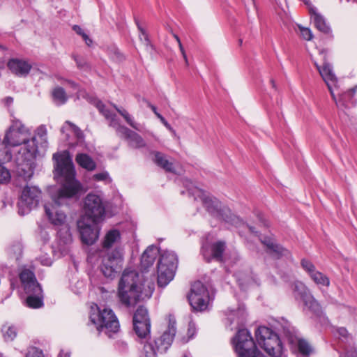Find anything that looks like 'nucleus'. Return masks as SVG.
Returning <instances> with one entry per match:
<instances>
[{
    "mask_svg": "<svg viewBox=\"0 0 357 357\" xmlns=\"http://www.w3.org/2000/svg\"><path fill=\"white\" fill-rule=\"evenodd\" d=\"M55 176L63 178L62 185L52 195L53 203L45 205V211L50 222L56 228L67 222V215L59 207L66 204L68 199L75 197L81 190L82 185L75 178V167L67 151L55 153Z\"/></svg>",
    "mask_w": 357,
    "mask_h": 357,
    "instance_id": "nucleus-1",
    "label": "nucleus"
},
{
    "mask_svg": "<svg viewBox=\"0 0 357 357\" xmlns=\"http://www.w3.org/2000/svg\"><path fill=\"white\" fill-rule=\"evenodd\" d=\"M144 285L139 282L138 272L126 269L119 283L118 297L120 302L126 307H132L140 300L150 298L153 291V284L148 285V292H144Z\"/></svg>",
    "mask_w": 357,
    "mask_h": 357,
    "instance_id": "nucleus-2",
    "label": "nucleus"
},
{
    "mask_svg": "<svg viewBox=\"0 0 357 357\" xmlns=\"http://www.w3.org/2000/svg\"><path fill=\"white\" fill-rule=\"evenodd\" d=\"M89 102L94 105L99 112L109 121V126L115 129L117 135L128 141L129 146L133 149L144 148L146 143L137 132L120 123L116 115L105 107L103 102L94 97H88Z\"/></svg>",
    "mask_w": 357,
    "mask_h": 357,
    "instance_id": "nucleus-3",
    "label": "nucleus"
},
{
    "mask_svg": "<svg viewBox=\"0 0 357 357\" xmlns=\"http://www.w3.org/2000/svg\"><path fill=\"white\" fill-rule=\"evenodd\" d=\"M91 321L96 326L97 331L104 333L109 337L119 330V322L113 310L110 308H98V312L90 315Z\"/></svg>",
    "mask_w": 357,
    "mask_h": 357,
    "instance_id": "nucleus-4",
    "label": "nucleus"
},
{
    "mask_svg": "<svg viewBox=\"0 0 357 357\" xmlns=\"http://www.w3.org/2000/svg\"><path fill=\"white\" fill-rule=\"evenodd\" d=\"M256 339L259 346L273 357H281L283 346L278 335L271 328L259 326L255 333Z\"/></svg>",
    "mask_w": 357,
    "mask_h": 357,
    "instance_id": "nucleus-5",
    "label": "nucleus"
},
{
    "mask_svg": "<svg viewBox=\"0 0 357 357\" xmlns=\"http://www.w3.org/2000/svg\"><path fill=\"white\" fill-rule=\"evenodd\" d=\"M177 266L178 257L174 252L167 250L160 254L157 266L159 287H165L173 280Z\"/></svg>",
    "mask_w": 357,
    "mask_h": 357,
    "instance_id": "nucleus-6",
    "label": "nucleus"
},
{
    "mask_svg": "<svg viewBox=\"0 0 357 357\" xmlns=\"http://www.w3.org/2000/svg\"><path fill=\"white\" fill-rule=\"evenodd\" d=\"M176 322L169 321L167 329L158 339L149 342L144 346L146 357H156L157 354H163L171 346L176 335Z\"/></svg>",
    "mask_w": 357,
    "mask_h": 357,
    "instance_id": "nucleus-7",
    "label": "nucleus"
},
{
    "mask_svg": "<svg viewBox=\"0 0 357 357\" xmlns=\"http://www.w3.org/2000/svg\"><path fill=\"white\" fill-rule=\"evenodd\" d=\"M198 197H200L204 206L207 211L218 220L226 222H232L235 219L234 215L231 210L222 204V203L215 197L206 196L203 191L197 190Z\"/></svg>",
    "mask_w": 357,
    "mask_h": 357,
    "instance_id": "nucleus-8",
    "label": "nucleus"
},
{
    "mask_svg": "<svg viewBox=\"0 0 357 357\" xmlns=\"http://www.w3.org/2000/svg\"><path fill=\"white\" fill-rule=\"evenodd\" d=\"M123 250L116 248L102 256L100 271L105 277L113 279L123 266Z\"/></svg>",
    "mask_w": 357,
    "mask_h": 357,
    "instance_id": "nucleus-9",
    "label": "nucleus"
},
{
    "mask_svg": "<svg viewBox=\"0 0 357 357\" xmlns=\"http://www.w3.org/2000/svg\"><path fill=\"white\" fill-rule=\"evenodd\" d=\"M29 129L20 120L13 117L11 124L6 130L3 142L6 146H17L26 142L30 137Z\"/></svg>",
    "mask_w": 357,
    "mask_h": 357,
    "instance_id": "nucleus-10",
    "label": "nucleus"
},
{
    "mask_svg": "<svg viewBox=\"0 0 357 357\" xmlns=\"http://www.w3.org/2000/svg\"><path fill=\"white\" fill-rule=\"evenodd\" d=\"M231 344L238 357L248 356L258 349L251 333L245 328L238 330L231 339Z\"/></svg>",
    "mask_w": 357,
    "mask_h": 357,
    "instance_id": "nucleus-11",
    "label": "nucleus"
},
{
    "mask_svg": "<svg viewBox=\"0 0 357 357\" xmlns=\"http://www.w3.org/2000/svg\"><path fill=\"white\" fill-rule=\"evenodd\" d=\"M292 291L295 299L301 300L304 305L313 314L319 317L322 314L321 306L303 282H295L292 284Z\"/></svg>",
    "mask_w": 357,
    "mask_h": 357,
    "instance_id": "nucleus-12",
    "label": "nucleus"
},
{
    "mask_svg": "<svg viewBox=\"0 0 357 357\" xmlns=\"http://www.w3.org/2000/svg\"><path fill=\"white\" fill-rule=\"evenodd\" d=\"M40 197L41 191L38 188L28 185L24 187L17 202L18 213L20 215L28 214L38 205Z\"/></svg>",
    "mask_w": 357,
    "mask_h": 357,
    "instance_id": "nucleus-13",
    "label": "nucleus"
},
{
    "mask_svg": "<svg viewBox=\"0 0 357 357\" xmlns=\"http://www.w3.org/2000/svg\"><path fill=\"white\" fill-rule=\"evenodd\" d=\"M188 299L194 310L204 311L208 304V291L202 282L196 281L192 284Z\"/></svg>",
    "mask_w": 357,
    "mask_h": 357,
    "instance_id": "nucleus-14",
    "label": "nucleus"
},
{
    "mask_svg": "<svg viewBox=\"0 0 357 357\" xmlns=\"http://www.w3.org/2000/svg\"><path fill=\"white\" fill-rule=\"evenodd\" d=\"M84 209L91 222L98 223L105 214V208L100 196L89 193L84 199Z\"/></svg>",
    "mask_w": 357,
    "mask_h": 357,
    "instance_id": "nucleus-15",
    "label": "nucleus"
},
{
    "mask_svg": "<svg viewBox=\"0 0 357 357\" xmlns=\"http://www.w3.org/2000/svg\"><path fill=\"white\" fill-rule=\"evenodd\" d=\"M225 248L226 245L224 241H219L211 244L206 243L202 245L201 252L207 262L213 259L219 262H225L227 259L223 256Z\"/></svg>",
    "mask_w": 357,
    "mask_h": 357,
    "instance_id": "nucleus-16",
    "label": "nucleus"
},
{
    "mask_svg": "<svg viewBox=\"0 0 357 357\" xmlns=\"http://www.w3.org/2000/svg\"><path fill=\"white\" fill-rule=\"evenodd\" d=\"M284 334L290 344H296L298 353L303 357H309L313 352L311 345L304 339L298 338L293 328H284Z\"/></svg>",
    "mask_w": 357,
    "mask_h": 357,
    "instance_id": "nucleus-17",
    "label": "nucleus"
},
{
    "mask_svg": "<svg viewBox=\"0 0 357 357\" xmlns=\"http://www.w3.org/2000/svg\"><path fill=\"white\" fill-rule=\"evenodd\" d=\"M314 66L326 82L333 100H335V95L333 92V86H336L337 78L333 72L331 65L325 61L321 66H319L316 61L314 62Z\"/></svg>",
    "mask_w": 357,
    "mask_h": 357,
    "instance_id": "nucleus-18",
    "label": "nucleus"
},
{
    "mask_svg": "<svg viewBox=\"0 0 357 357\" xmlns=\"http://www.w3.org/2000/svg\"><path fill=\"white\" fill-rule=\"evenodd\" d=\"M7 66L12 73L19 77L27 76L32 68L31 64L28 61L20 59H9Z\"/></svg>",
    "mask_w": 357,
    "mask_h": 357,
    "instance_id": "nucleus-19",
    "label": "nucleus"
},
{
    "mask_svg": "<svg viewBox=\"0 0 357 357\" xmlns=\"http://www.w3.org/2000/svg\"><path fill=\"white\" fill-rule=\"evenodd\" d=\"M97 223L92 222V225L78 224L81 239L83 243L87 245L93 244L98 238L99 232L97 229Z\"/></svg>",
    "mask_w": 357,
    "mask_h": 357,
    "instance_id": "nucleus-20",
    "label": "nucleus"
},
{
    "mask_svg": "<svg viewBox=\"0 0 357 357\" xmlns=\"http://www.w3.org/2000/svg\"><path fill=\"white\" fill-rule=\"evenodd\" d=\"M20 279L25 292H31V289L36 288L40 292V285L36 280L33 272L29 269L23 270L20 274Z\"/></svg>",
    "mask_w": 357,
    "mask_h": 357,
    "instance_id": "nucleus-21",
    "label": "nucleus"
},
{
    "mask_svg": "<svg viewBox=\"0 0 357 357\" xmlns=\"http://www.w3.org/2000/svg\"><path fill=\"white\" fill-rule=\"evenodd\" d=\"M356 90L357 85L347 91L341 93L338 99L335 97V100H333L335 102L337 107L344 109L356 106L357 102L356 99L354 98V93Z\"/></svg>",
    "mask_w": 357,
    "mask_h": 357,
    "instance_id": "nucleus-22",
    "label": "nucleus"
},
{
    "mask_svg": "<svg viewBox=\"0 0 357 357\" xmlns=\"http://www.w3.org/2000/svg\"><path fill=\"white\" fill-rule=\"evenodd\" d=\"M159 254L156 246L151 245L143 252L141 257V269L146 272L152 266Z\"/></svg>",
    "mask_w": 357,
    "mask_h": 357,
    "instance_id": "nucleus-23",
    "label": "nucleus"
},
{
    "mask_svg": "<svg viewBox=\"0 0 357 357\" xmlns=\"http://www.w3.org/2000/svg\"><path fill=\"white\" fill-rule=\"evenodd\" d=\"M308 8L316 28L321 32L329 33L331 32V27L326 23L325 18L317 11V8L314 6H310Z\"/></svg>",
    "mask_w": 357,
    "mask_h": 357,
    "instance_id": "nucleus-24",
    "label": "nucleus"
},
{
    "mask_svg": "<svg viewBox=\"0 0 357 357\" xmlns=\"http://www.w3.org/2000/svg\"><path fill=\"white\" fill-rule=\"evenodd\" d=\"M27 294L26 305L30 308L37 309L43 306V294L40 287V292L36 291V288L31 289V292H25Z\"/></svg>",
    "mask_w": 357,
    "mask_h": 357,
    "instance_id": "nucleus-25",
    "label": "nucleus"
},
{
    "mask_svg": "<svg viewBox=\"0 0 357 357\" xmlns=\"http://www.w3.org/2000/svg\"><path fill=\"white\" fill-rule=\"evenodd\" d=\"M268 255L273 258L279 259L282 257L287 259H291L292 256L290 251L282 246L281 244L278 243L276 241L273 245L266 251Z\"/></svg>",
    "mask_w": 357,
    "mask_h": 357,
    "instance_id": "nucleus-26",
    "label": "nucleus"
},
{
    "mask_svg": "<svg viewBox=\"0 0 357 357\" xmlns=\"http://www.w3.org/2000/svg\"><path fill=\"white\" fill-rule=\"evenodd\" d=\"M151 153L154 156L153 162L160 167L168 172H174L173 163L169 161L167 156L159 151H153Z\"/></svg>",
    "mask_w": 357,
    "mask_h": 357,
    "instance_id": "nucleus-27",
    "label": "nucleus"
},
{
    "mask_svg": "<svg viewBox=\"0 0 357 357\" xmlns=\"http://www.w3.org/2000/svg\"><path fill=\"white\" fill-rule=\"evenodd\" d=\"M133 329L140 339H145L150 335L151 321L132 319Z\"/></svg>",
    "mask_w": 357,
    "mask_h": 357,
    "instance_id": "nucleus-28",
    "label": "nucleus"
},
{
    "mask_svg": "<svg viewBox=\"0 0 357 357\" xmlns=\"http://www.w3.org/2000/svg\"><path fill=\"white\" fill-rule=\"evenodd\" d=\"M246 317L245 307L243 305H241L238 309L231 311V313L229 314L228 319L230 321V324L236 323L238 326H240L245 324Z\"/></svg>",
    "mask_w": 357,
    "mask_h": 357,
    "instance_id": "nucleus-29",
    "label": "nucleus"
},
{
    "mask_svg": "<svg viewBox=\"0 0 357 357\" xmlns=\"http://www.w3.org/2000/svg\"><path fill=\"white\" fill-rule=\"evenodd\" d=\"M62 134L65 135L64 138L66 141H69L72 135H75L76 138L81 139L83 137L82 130L73 123L67 121L61 129Z\"/></svg>",
    "mask_w": 357,
    "mask_h": 357,
    "instance_id": "nucleus-30",
    "label": "nucleus"
},
{
    "mask_svg": "<svg viewBox=\"0 0 357 357\" xmlns=\"http://www.w3.org/2000/svg\"><path fill=\"white\" fill-rule=\"evenodd\" d=\"M121 235L119 230L116 229H110L108 231L102 241L103 248L109 249L121 242Z\"/></svg>",
    "mask_w": 357,
    "mask_h": 357,
    "instance_id": "nucleus-31",
    "label": "nucleus"
},
{
    "mask_svg": "<svg viewBox=\"0 0 357 357\" xmlns=\"http://www.w3.org/2000/svg\"><path fill=\"white\" fill-rule=\"evenodd\" d=\"M75 161L81 167L88 171H93L96 167L95 161L86 153H77Z\"/></svg>",
    "mask_w": 357,
    "mask_h": 357,
    "instance_id": "nucleus-32",
    "label": "nucleus"
},
{
    "mask_svg": "<svg viewBox=\"0 0 357 357\" xmlns=\"http://www.w3.org/2000/svg\"><path fill=\"white\" fill-rule=\"evenodd\" d=\"M56 229H58L57 235L60 245H66L73 242V237L68 222L60 226V227H56Z\"/></svg>",
    "mask_w": 357,
    "mask_h": 357,
    "instance_id": "nucleus-33",
    "label": "nucleus"
},
{
    "mask_svg": "<svg viewBox=\"0 0 357 357\" xmlns=\"http://www.w3.org/2000/svg\"><path fill=\"white\" fill-rule=\"evenodd\" d=\"M118 113L124 119L126 122L133 129L137 131H142V126L135 121L134 117L123 107H118L116 105H112Z\"/></svg>",
    "mask_w": 357,
    "mask_h": 357,
    "instance_id": "nucleus-34",
    "label": "nucleus"
},
{
    "mask_svg": "<svg viewBox=\"0 0 357 357\" xmlns=\"http://www.w3.org/2000/svg\"><path fill=\"white\" fill-rule=\"evenodd\" d=\"M23 144H24V154H26L27 157L35 158L38 152L36 137H32L31 139L29 137Z\"/></svg>",
    "mask_w": 357,
    "mask_h": 357,
    "instance_id": "nucleus-35",
    "label": "nucleus"
},
{
    "mask_svg": "<svg viewBox=\"0 0 357 357\" xmlns=\"http://www.w3.org/2000/svg\"><path fill=\"white\" fill-rule=\"evenodd\" d=\"M52 96L54 102L58 105H63L68 100V96L64 89L61 86L55 87L52 92Z\"/></svg>",
    "mask_w": 357,
    "mask_h": 357,
    "instance_id": "nucleus-36",
    "label": "nucleus"
},
{
    "mask_svg": "<svg viewBox=\"0 0 357 357\" xmlns=\"http://www.w3.org/2000/svg\"><path fill=\"white\" fill-rule=\"evenodd\" d=\"M22 243L20 241H15L8 248V255L10 258L18 261L22 257Z\"/></svg>",
    "mask_w": 357,
    "mask_h": 357,
    "instance_id": "nucleus-37",
    "label": "nucleus"
},
{
    "mask_svg": "<svg viewBox=\"0 0 357 357\" xmlns=\"http://www.w3.org/2000/svg\"><path fill=\"white\" fill-rule=\"evenodd\" d=\"M310 278L314 282L319 286L329 287L330 280L329 278L321 272L317 271L313 274L310 275Z\"/></svg>",
    "mask_w": 357,
    "mask_h": 357,
    "instance_id": "nucleus-38",
    "label": "nucleus"
},
{
    "mask_svg": "<svg viewBox=\"0 0 357 357\" xmlns=\"http://www.w3.org/2000/svg\"><path fill=\"white\" fill-rule=\"evenodd\" d=\"M132 319L138 320V321H151L148 310L144 306H139L137 310L133 314Z\"/></svg>",
    "mask_w": 357,
    "mask_h": 357,
    "instance_id": "nucleus-39",
    "label": "nucleus"
},
{
    "mask_svg": "<svg viewBox=\"0 0 357 357\" xmlns=\"http://www.w3.org/2000/svg\"><path fill=\"white\" fill-rule=\"evenodd\" d=\"M3 338L6 341H12L17 335V330L13 326L4 325L2 327Z\"/></svg>",
    "mask_w": 357,
    "mask_h": 357,
    "instance_id": "nucleus-40",
    "label": "nucleus"
},
{
    "mask_svg": "<svg viewBox=\"0 0 357 357\" xmlns=\"http://www.w3.org/2000/svg\"><path fill=\"white\" fill-rule=\"evenodd\" d=\"M147 105L151 109L153 112L155 116L161 121L163 125L170 130L174 135H176V131L173 129V128L170 126V124L165 120V119L157 112V108L155 106L153 105L151 102L146 101Z\"/></svg>",
    "mask_w": 357,
    "mask_h": 357,
    "instance_id": "nucleus-41",
    "label": "nucleus"
},
{
    "mask_svg": "<svg viewBox=\"0 0 357 357\" xmlns=\"http://www.w3.org/2000/svg\"><path fill=\"white\" fill-rule=\"evenodd\" d=\"M135 22H136V24L137 26V28L139 31V39L143 43V44L146 47H152V45L151 44V41H150V39L149 38V36L147 34V33L146 32V31L144 30V29L143 27H142V26L139 24L138 20L137 19H135Z\"/></svg>",
    "mask_w": 357,
    "mask_h": 357,
    "instance_id": "nucleus-42",
    "label": "nucleus"
},
{
    "mask_svg": "<svg viewBox=\"0 0 357 357\" xmlns=\"http://www.w3.org/2000/svg\"><path fill=\"white\" fill-rule=\"evenodd\" d=\"M259 239L266 248V250L269 249L277 241L273 235H259Z\"/></svg>",
    "mask_w": 357,
    "mask_h": 357,
    "instance_id": "nucleus-43",
    "label": "nucleus"
},
{
    "mask_svg": "<svg viewBox=\"0 0 357 357\" xmlns=\"http://www.w3.org/2000/svg\"><path fill=\"white\" fill-rule=\"evenodd\" d=\"M301 264L302 268L308 273L309 275H311L317 271L314 265L308 259H303L301 261Z\"/></svg>",
    "mask_w": 357,
    "mask_h": 357,
    "instance_id": "nucleus-44",
    "label": "nucleus"
},
{
    "mask_svg": "<svg viewBox=\"0 0 357 357\" xmlns=\"http://www.w3.org/2000/svg\"><path fill=\"white\" fill-rule=\"evenodd\" d=\"M10 179V172L0 162V183H6Z\"/></svg>",
    "mask_w": 357,
    "mask_h": 357,
    "instance_id": "nucleus-45",
    "label": "nucleus"
},
{
    "mask_svg": "<svg viewBox=\"0 0 357 357\" xmlns=\"http://www.w3.org/2000/svg\"><path fill=\"white\" fill-rule=\"evenodd\" d=\"M25 357H45V355L41 349L32 347L28 349Z\"/></svg>",
    "mask_w": 357,
    "mask_h": 357,
    "instance_id": "nucleus-46",
    "label": "nucleus"
},
{
    "mask_svg": "<svg viewBox=\"0 0 357 357\" xmlns=\"http://www.w3.org/2000/svg\"><path fill=\"white\" fill-rule=\"evenodd\" d=\"M344 350L340 357H357V349L355 347H346Z\"/></svg>",
    "mask_w": 357,
    "mask_h": 357,
    "instance_id": "nucleus-47",
    "label": "nucleus"
},
{
    "mask_svg": "<svg viewBox=\"0 0 357 357\" xmlns=\"http://www.w3.org/2000/svg\"><path fill=\"white\" fill-rule=\"evenodd\" d=\"M301 33L302 37L306 40H310L312 39L313 35L311 30L308 28L301 27Z\"/></svg>",
    "mask_w": 357,
    "mask_h": 357,
    "instance_id": "nucleus-48",
    "label": "nucleus"
},
{
    "mask_svg": "<svg viewBox=\"0 0 357 357\" xmlns=\"http://www.w3.org/2000/svg\"><path fill=\"white\" fill-rule=\"evenodd\" d=\"M37 260L43 266H50L52 264V259L47 255H41L38 257Z\"/></svg>",
    "mask_w": 357,
    "mask_h": 357,
    "instance_id": "nucleus-49",
    "label": "nucleus"
},
{
    "mask_svg": "<svg viewBox=\"0 0 357 357\" xmlns=\"http://www.w3.org/2000/svg\"><path fill=\"white\" fill-rule=\"evenodd\" d=\"M37 135L41 138V139H45L47 135V129L45 126H40L37 128L36 130Z\"/></svg>",
    "mask_w": 357,
    "mask_h": 357,
    "instance_id": "nucleus-50",
    "label": "nucleus"
},
{
    "mask_svg": "<svg viewBox=\"0 0 357 357\" xmlns=\"http://www.w3.org/2000/svg\"><path fill=\"white\" fill-rule=\"evenodd\" d=\"M73 58H74V60L76 62V64L79 68L83 69L85 68V66H86V63L82 58H81L78 56H73Z\"/></svg>",
    "mask_w": 357,
    "mask_h": 357,
    "instance_id": "nucleus-51",
    "label": "nucleus"
},
{
    "mask_svg": "<svg viewBox=\"0 0 357 357\" xmlns=\"http://www.w3.org/2000/svg\"><path fill=\"white\" fill-rule=\"evenodd\" d=\"M109 177V174L107 172H100V173H98V174H94L93 176V178L96 180V181H105L106 180L107 178Z\"/></svg>",
    "mask_w": 357,
    "mask_h": 357,
    "instance_id": "nucleus-52",
    "label": "nucleus"
},
{
    "mask_svg": "<svg viewBox=\"0 0 357 357\" xmlns=\"http://www.w3.org/2000/svg\"><path fill=\"white\" fill-rule=\"evenodd\" d=\"M337 333L341 337H343L344 339H347L348 337L349 333L345 328L342 327L337 328Z\"/></svg>",
    "mask_w": 357,
    "mask_h": 357,
    "instance_id": "nucleus-53",
    "label": "nucleus"
},
{
    "mask_svg": "<svg viewBox=\"0 0 357 357\" xmlns=\"http://www.w3.org/2000/svg\"><path fill=\"white\" fill-rule=\"evenodd\" d=\"M178 47H179V49H180V51L183 55V57L185 60V64L186 66H188V58H187V55L185 54V50L183 47V45L181 43V42L180 43H178Z\"/></svg>",
    "mask_w": 357,
    "mask_h": 357,
    "instance_id": "nucleus-54",
    "label": "nucleus"
},
{
    "mask_svg": "<svg viewBox=\"0 0 357 357\" xmlns=\"http://www.w3.org/2000/svg\"><path fill=\"white\" fill-rule=\"evenodd\" d=\"M245 357H266L264 356V354L260 351L259 349L255 350V351L253 352V354H249L248 356Z\"/></svg>",
    "mask_w": 357,
    "mask_h": 357,
    "instance_id": "nucleus-55",
    "label": "nucleus"
},
{
    "mask_svg": "<svg viewBox=\"0 0 357 357\" xmlns=\"http://www.w3.org/2000/svg\"><path fill=\"white\" fill-rule=\"evenodd\" d=\"M73 29L79 36L82 37L85 34L84 31L82 30V29L79 25H74L73 26Z\"/></svg>",
    "mask_w": 357,
    "mask_h": 357,
    "instance_id": "nucleus-56",
    "label": "nucleus"
},
{
    "mask_svg": "<svg viewBox=\"0 0 357 357\" xmlns=\"http://www.w3.org/2000/svg\"><path fill=\"white\" fill-rule=\"evenodd\" d=\"M33 174V170L31 169V167L29 168V171L23 174V176L24 178L26 179H31Z\"/></svg>",
    "mask_w": 357,
    "mask_h": 357,
    "instance_id": "nucleus-57",
    "label": "nucleus"
},
{
    "mask_svg": "<svg viewBox=\"0 0 357 357\" xmlns=\"http://www.w3.org/2000/svg\"><path fill=\"white\" fill-rule=\"evenodd\" d=\"M66 82L69 84V86L73 88V89L75 90H77L79 89V85L75 82L73 80H68V79H66Z\"/></svg>",
    "mask_w": 357,
    "mask_h": 357,
    "instance_id": "nucleus-58",
    "label": "nucleus"
},
{
    "mask_svg": "<svg viewBox=\"0 0 357 357\" xmlns=\"http://www.w3.org/2000/svg\"><path fill=\"white\" fill-rule=\"evenodd\" d=\"M3 101L6 106H10L13 102V98L10 96H8L5 98Z\"/></svg>",
    "mask_w": 357,
    "mask_h": 357,
    "instance_id": "nucleus-59",
    "label": "nucleus"
},
{
    "mask_svg": "<svg viewBox=\"0 0 357 357\" xmlns=\"http://www.w3.org/2000/svg\"><path fill=\"white\" fill-rule=\"evenodd\" d=\"M82 38L84 39V40L88 46H90L92 44V40L89 37V36L86 33H85L82 36Z\"/></svg>",
    "mask_w": 357,
    "mask_h": 357,
    "instance_id": "nucleus-60",
    "label": "nucleus"
},
{
    "mask_svg": "<svg viewBox=\"0 0 357 357\" xmlns=\"http://www.w3.org/2000/svg\"><path fill=\"white\" fill-rule=\"evenodd\" d=\"M58 357H70V353L68 352H64L63 351H61Z\"/></svg>",
    "mask_w": 357,
    "mask_h": 357,
    "instance_id": "nucleus-61",
    "label": "nucleus"
},
{
    "mask_svg": "<svg viewBox=\"0 0 357 357\" xmlns=\"http://www.w3.org/2000/svg\"><path fill=\"white\" fill-rule=\"evenodd\" d=\"M173 36L176 39V40L177 41L178 43H181V40L176 34H174Z\"/></svg>",
    "mask_w": 357,
    "mask_h": 357,
    "instance_id": "nucleus-62",
    "label": "nucleus"
},
{
    "mask_svg": "<svg viewBox=\"0 0 357 357\" xmlns=\"http://www.w3.org/2000/svg\"><path fill=\"white\" fill-rule=\"evenodd\" d=\"M250 230L252 233H255V234H257V233H258L257 231H255L254 227H250Z\"/></svg>",
    "mask_w": 357,
    "mask_h": 357,
    "instance_id": "nucleus-63",
    "label": "nucleus"
},
{
    "mask_svg": "<svg viewBox=\"0 0 357 357\" xmlns=\"http://www.w3.org/2000/svg\"><path fill=\"white\" fill-rule=\"evenodd\" d=\"M271 82L272 86H273V88H275V84L274 80H273V79H272V80L271 81Z\"/></svg>",
    "mask_w": 357,
    "mask_h": 357,
    "instance_id": "nucleus-64",
    "label": "nucleus"
}]
</instances>
